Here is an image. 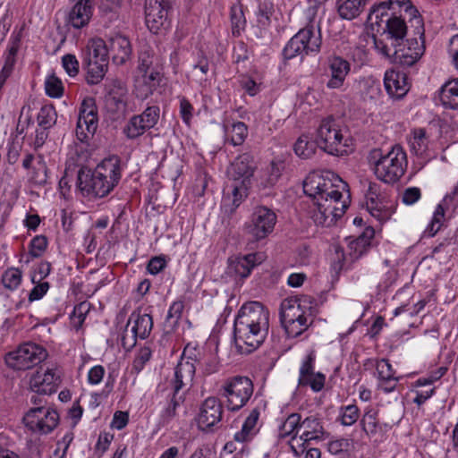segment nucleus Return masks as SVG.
Returning a JSON list of instances; mask_svg holds the SVG:
<instances>
[{
  "label": "nucleus",
  "mask_w": 458,
  "mask_h": 458,
  "mask_svg": "<svg viewBox=\"0 0 458 458\" xmlns=\"http://www.w3.org/2000/svg\"><path fill=\"white\" fill-rule=\"evenodd\" d=\"M137 114L132 115L127 124L123 127V132L129 140H135L140 136L143 135L148 128L145 127L144 123Z\"/></svg>",
  "instance_id": "nucleus-40"
},
{
  "label": "nucleus",
  "mask_w": 458,
  "mask_h": 458,
  "mask_svg": "<svg viewBox=\"0 0 458 458\" xmlns=\"http://www.w3.org/2000/svg\"><path fill=\"white\" fill-rule=\"evenodd\" d=\"M183 309L184 303L182 301H174L170 306L165 318V323L171 329L174 328L178 325L179 320L182 318Z\"/></svg>",
  "instance_id": "nucleus-50"
},
{
  "label": "nucleus",
  "mask_w": 458,
  "mask_h": 458,
  "mask_svg": "<svg viewBox=\"0 0 458 458\" xmlns=\"http://www.w3.org/2000/svg\"><path fill=\"white\" fill-rule=\"evenodd\" d=\"M350 445L351 443L349 439L340 438L330 441L327 445V450L332 454L345 456Z\"/></svg>",
  "instance_id": "nucleus-61"
},
{
  "label": "nucleus",
  "mask_w": 458,
  "mask_h": 458,
  "mask_svg": "<svg viewBox=\"0 0 458 458\" xmlns=\"http://www.w3.org/2000/svg\"><path fill=\"white\" fill-rule=\"evenodd\" d=\"M303 192L312 200L323 201L327 207L325 214L327 226L334 225L348 208L346 200H342L343 193L339 191V185L335 184L331 179L313 173L310 174L302 183Z\"/></svg>",
  "instance_id": "nucleus-3"
},
{
  "label": "nucleus",
  "mask_w": 458,
  "mask_h": 458,
  "mask_svg": "<svg viewBox=\"0 0 458 458\" xmlns=\"http://www.w3.org/2000/svg\"><path fill=\"white\" fill-rule=\"evenodd\" d=\"M326 377L318 372L306 379H299V386H310L314 392H319L325 386Z\"/></svg>",
  "instance_id": "nucleus-62"
},
{
  "label": "nucleus",
  "mask_w": 458,
  "mask_h": 458,
  "mask_svg": "<svg viewBox=\"0 0 458 458\" xmlns=\"http://www.w3.org/2000/svg\"><path fill=\"white\" fill-rule=\"evenodd\" d=\"M347 139L336 128L334 120H324L318 130V142L319 148L330 155H344L347 153Z\"/></svg>",
  "instance_id": "nucleus-13"
},
{
  "label": "nucleus",
  "mask_w": 458,
  "mask_h": 458,
  "mask_svg": "<svg viewBox=\"0 0 458 458\" xmlns=\"http://www.w3.org/2000/svg\"><path fill=\"white\" fill-rule=\"evenodd\" d=\"M370 159L377 178L388 184L397 182L406 171V153L399 145L392 147L385 155L380 149H374L370 154Z\"/></svg>",
  "instance_id": "nucleus-6"
},
{
  "label": "nucleus",
  "mask_w": 458,
  "mask_h": 458,
  "mask_svg": "<svg viewBox=\"0 0 458 458\" xmlns=\"http://www.w3.org/2000/svg\"><path fill=\"white\" fill-rule=\"evenodd\" d=\"M106 95V106L111 113L123 114L128 106V89L120 79H113L105 84Z\"/></svg>",
  "instance_id": "nucleus-15"
},
{
  "label": "nucleus",
  "mask_w": 458,
  "mask_h": 458,
  "mask_svg": "<svg viewBox=\"0 0 458 458\" xmlns=\"http://www.w3.org/2000/svg\"><path fill=\"white\" fill-rule=\"evenodd\" d=\"M120 0H101L98 5V11L106 22L109 23L118 17Z\"/></svg>",
  "instance_id": "nucleus-43"
},
{
  "label": "nucleus",
  "mask_w": 458,
  "mask_h": 458,
  "mask_svg": "<svg viewBox=\"0 0 458 458\" xmlns=\"http://www.w3.org/2000/svg\"><path fill=\"white\" fill-rule=\"evenodd\" d=\"M57 114L53 105L43 106L38 114V123L40 127L50 129L56 123Z\"/></svg>",
  "instance_id": "nucleus-42"
},
{
  "label": "nucleus",
  "mask_w": 458,
  "mask_h": 458,
  "mask_svg": "<svg viewBox=\"0 0 458 458\" xmlns=\"http://www.w3.org/2000/svg\"><path fill=\"white\" fill-rule=\"evenodd\" d=\"M43 412L40 407H32L25 413L22 421L30 431L35 432L37 427H38L39 417Z\"/></svg>",
  "instance_id": "nucleus-53"
},
{
  "label": "nucleus",
  "mask_w": 458,
  "mask_h": 458,
  "mask_svg": "<svg viewBox=\"0 0 458 458\" xmlns=\"http://www.w3.org/2000/svg\"><path fill=\"white\" fill-rule=\"evenodd\" d=\"M440 100L445 107L458 109V80L449 81L441 87Z\"/></svg>",
  "instance_id": "nucleus-36"
},
{
  "label": "nucleus",
  "mask_w": 458,
  "mask_h": 458,
  "mask_svg": "<svg viewBox=\"0 0 458 458\" xmlns=\"http://www.w3.org/2000/svg\"><path fill=\"white\" fill-rule=\"evenodd\" d=\"M47 352L42 346L25 343L21 344L16 350L9 352L4 360L6 365L15 370H26L38 365L46 360Z\"/></svg>",
  "instance_id": "nucleus-10"
},
{
  "label": "nucleus",
  "mask_w": 458,
  "mask_h": 458,
  "mask_svg": "<svg viewBox=\"0 0 458 458\" xmlns=\"http://www.w3.org/2000/svg\"><path fill=\"white\" fill-rule=\"evenodd\" d=\"M38 164V167L33 169L31 180L35 184L44 186L47 182L48 169L42 156H39V161Z\"/></svg>",
  "instance_id": "nucleus-57"
},
{
  "label": "nucleus",
  "mask_w": 458,
  "mask_h": 458,
  "mask_svg": "<svg viewBox=\"0 0 458 458\" xmlns=\"http://www.w3.org/2000/svg\"><path fill=\"white\" fill-rule=\"evenodd\" d=\"M82 66L87 70V83L89 85H96L104 79L107 72L108 62H82Z\"/></svg>",
  "instance_id": "nucleus-37"
},
{
  "label": "nucleus",
  "mask_w": 458,
  "mask_h": 458,
  "mask_svg": "<svg viewBox=\"0 0 458 458\" xmlns=\"http://www.w3.org/2000/svg\"><path fill=\"white\" fill-rule=\"evenodd\" d=\"M232 198L226 197L224 199L223 208L225 214L229 216L233 214L236 208L243 202L248 196V190L250 186L243 185L242 183L233 182Z\"/></svg>",
  "instance_id": "nucleus-33"
},
{
  "label": "nucleus",
  "mask_w": 458,
  "mask_h": 458,
  "mask_svg": "<svg viewBox=\"0 0 458 458\" xmlns=\"http://www.w3.org/2000/svg\"><path fill=\"white\" fill-rule=\"evenodd\" d=\"M21 31L15 35H12L9 40L8 47L4 55V64L2 67L0 74L9 78L13 72L16 64V55L21 47Z\"/></svg>",
  "instance_id": "nucleus-32"
},
{
  "label": "nucleus",
  "mask_w": 458,
  "mask_h": 458,
  "mask_svg": "<svg viewBox=\"0 0 458 458\" xmlns=\"http://www.w3.org/2000/svg\"><path fill=\"white\" fill-rule=\"evenodd\" d=\"M62 65L70 77H75L79 73V61L72 54H66L62 57Z\"/></svg>",
  "instance_id": "nucleus-63"
},
{
  "label": "nucleus",
  "mask_w": 458,
  "mask_h": 458,
  "mask_svg": "<svg viewBox=\"0 0 458 458\" xmlns=\"http://www.w3.org/2000/svg\"><path fill=\"white\" fill-rule=\"evenodd\" d=\"M327 66L330 79L327 82V87L330 89H340L351 72V64L344 57L333 55L327 58Z\"/></svg>",
  "instance_id": "nucleus-21"
},
{
  "label": "nucleus",
  "mask_w": 458,
  "mask_h": 458,
  "mask_svg": "<svg viewBox=\"0 0 458 458\" xmlns=\"http://www.w3.org/2000/svg\"><path fill=\"white\" fill-rule=\"evenodd\" d=\"M152 351L149 347L144 346L140 349L139 353L133 360V369L140 371L145 364L150 360Z\"/></svg>",
  "instance_id": "nucleus-64"
},
{
  "label": "nucleus",
  "mask_w": 458,
  "mask_h": 458,
  "mask_svg": "<svg viewBox=\"0 0 458 458\" xmlns=\"http://www.w3.org/2000/svg\"><path fill=\"white\" fill-rule=\"evenodd\" d=\"M289 303V301L281 303L279 318L287 336L295 338L309 328L313 323V318L309 321L308 314Z\"/></svg>",
  "instance_id": "nucleus-12"
},
{
  "label": "nucleus",
  "mask_w": 458,
  "mask_h": 458,
  "mask_svg": "<svg viewBox=\"0 0 458 458\" xmlns=\"http://www.w3.org/2000/svg\"><path fill=\"white\" fill-rule=\"evenodd\" d=\"M321 44L319 25L310 23L291 38L283 49V56L287 60L299 56L302 61L305 56L318 54Z\"/></svg>",
  "instance_id": "nucleus-7"
},
{
  "label": "nucleus",
  "mask_w": 458,
  "mask_h": 458,
  "mask_svg": "<svg viewBox=\"0 0 458 458\" xmlns=\"http://www.w3.org/2000/svg\"><path fill=\"white\" fill-rule=\"evenodd\" d=\"M98 113H87L83 112V114H79L78 118V128L82 129L85 127L87 131L93 135L98 128Z\"/></svg>",
  "instance_id": "nucleus-49"
},
{
  "label": "nucleus",
  "mask_w": 458,
  "mask_h": 458,
  "mask_svg": "<svg viewBox=\"0 0 458 458\" xmlns=\"http://www.w3.org/2000/svg\"><path fill=\"white\" fill-rule=\"evenodd\" d=\"M223 404L216 397H208L201 404L197 419L198 427L202 431H210L221 421Z\"/></svg>",
  "instance_id": "nucleus-16"
},
{
  "label": "nucleus",
  "mask_w": 458,
  "mask_h": 458,
  "mask_svg": "<svg viewBox=\"0 0 458 458\" xmlns=\"http://www.w3.org/2000/svg\"><path fill=\"white\" fill-rule=\"evenodd\" d=\"M92 16V0H77L68 13L67 22L75 29L89 24Z\"/></svg>",
  "instance_id": "nucleus-26"
},
{
  "label": "nucleus",
  "mask_w": 458,
  "mask_h": 458,
  "mask_svg": "<svg viewBox=\"0 0 458 458\" xmlns=\"http://www.w3.org/2000/svg\"><path fill=\"white\" fill-rule=\"evenodd\" d=\"M140 116V119H142L141 122L144 123L145 127L148 130L154 128L157 123L160 116V108L158 106H148L140 114H137Z\"/></svg>",
  "instance_id": "nucleus-51"
},
{
  "label": "nucleus",
  "mask_w": 458,
  "mask_h": 458,
  "mask_svg": "<svg viewBox=\"0 0 458 458\" xmlns=\"http://www.w3.org/2000/svg\"><path fill=\"white\" fill-rule=\"evenodd\" d=\"M255 266V254L231 257L228 259L225 273L237 282L238 280L248 277Z\"/></svg>",
  "instance_id": "nucleus-23"
},
{
  "label": "nucleus",
  "mask_w": 458,
  "mask_h": 458,
  "mask_svg": "<svg viewBox=\"0 0 458 458\" xmlns=\"http://www.w3.org/2000/svg\"><path fill=\"white\" fill-rule=\"evenodd\" d=\"M381 30V36L386 37V40H391L396 47H400L404 44L408 27L403 19L393 13L391 18H387Z\"/></svg>",
  "instance_id": "nucleus-24"
},
{
  "label": "nucleus",
  "mask_w": 458,
  "mask_h": 458,
  "mask_svg": "<svg viewBox=\"0 0 458 458\" xmlns=\"http://www.w3.org/2000/svg\"><path fill=\"white\" fill-rule=\"evenodd\" d=\"M397 8L400 11L403 10L410 17L411 27L414 28V35H418L423 43L425 37L423 20L410 0H387L374 4L368 15V22L372 30H376L379 33L387 18H391L392 14L389 13V11L395 12Z\"/></svg>",
  "instance_id": "nucleus-5"
},
{
  "label": "nucleus",
  "mask_w": 458,
  "mask_h": 458,
  "mask_svg": "<svg viewBox=\"0 0 458 458\" xmlns=\"http://www.w3.org/2000/svg\"><path fill=\"white\" fill-rule=\"evenodd\" d=\"M153 328V318L149 314H142L140 310H135L131 312L126 324V329L122 336V346L126 350L133 348L137 339H146L148 337Z\"/></svg>",
  "instance_id": "nucleus-11"
},
{
  "label": "nucleus",
  "mask_w": 458,
  "mask_h": 458,
  "mask_svg": "<svg viewBox=\"0 0 458 458\" xmlns=\"http://www.w3.org/2000/svg\"><path fill=\"white\" fill-rule=\"evenodd\" d=\"M411 148L416 155H422L428 148V139L425 129L419 128L413 131V138L410 141Z\"/></svg>",
  "instance_id": "nucleus-48"
},
{
  "label": "nucleus",
  "mask_w": 458,
  "mask_h": 458,
  "mask_svg": "<svg viewBox=\"0 0 458 458\" xmlns=\"http://www.w3.org/2000/svg\"><path fill=\"white\" fill-rule=\"evenodd\" d=\"M377 371L380 382L388 384L392 381L396 382L398 380V378L394 377L395 372L393 369L392 365L386 359H382L380 361L377 362Z\"/></svg>",
  "instance_id": "nucleus-47"
},
{
  "label": "nucleus",
  "mask_w": 458,
  "mask_h": 458,
  "mask_svg": "<svg viewBox=\"0 0 458 458\" xmlns=\"http://www.w3.org/2000/svg\"><path fill=\"white\" fill-rule=\"evenodd\" d=\"M375 230L372 226H367L362 233L349 242L350 256L352 260H357L365 255L372 246Z\"/></svg>",
  "instance_id": "nucleus-27"
},
{
  "label": "nucleus",
  "mask_w": 458,
  "mask_h": 458,
  "mask_svg": "<svg viewBox=\"0 0 458 458\" xmlns=\"http://www.w3.org/2000/svg\"><path fill=\"white\" fill-rule=\"evenodd\" d=\"M303 192L312 200L323 201L327 207L325 214L327 226L334 225L348 208L346 200H342L343 193L339 191V185L335 184L331 179L313 173L310 174L302 183Z\"/></svg>",
  "instance_id": "nucleus-4"
},
{
  "label": "nucleus",
  "mask_w": 458,
  "mask_h": 458,
  "mask_svg": "<svg viewBox=\"0 0 458 458\" xmlns=\"http://www.w3.org/2000/svg\"><path fill=\"white\" fill-rule=\"evenodd\" d=\"M284 170V163L282 160H273L259 175V186L261 189L272 188L276 184Z\"/></svg>",
  "instance_id": "nucleus-31"
},
{
  "label": "nucleus",
  "mask_w": 458,
  "mask_h": 458,
  "mask_svg": "<svg viewBox=\"0 0 458 458\" xmlns=\"http://www.w3.org/2000/svg\"><path fill=\"white\" fill-rule=\"evenodd\" d=\"M445 216V209L441 204H438L435 212L433 218L430 222V224L428 225V227L425 230V233H427L428 236L432 237L434 236L440 229L441 227V221Z\"/></svg>",
  "instance_id": "nucleus-56"
},
{
  "label": "nucleus",
  "mask_w": 458,
  "mask_h": 458,
  "mask_svg": "<svg viewBox=\"0 0 458 458\" xmlns=\"http://www.w3.org/2000/svg\"><path fill=\"white\" fill-rule=\"evenodd\" d=\"M21 282V271L18 268H9L7 269L2 277V283L4 286L10 290L16 289Z\"/></svg>",
  "instance_id": "nucleus-52"
},
{
  "label": "nucleus",
  "mask_w": 458,
  "mask_h": 458,
  "mask_svg": "<svg viewBox=\"0 0 458 458\" xmlns=\"http://www.w3.org/2000/svg\"><path fill=\"white\" fill-rule=\"evenodd\" d=\"M45 91L48 97L53 98H59L63 96V82L55 73L47 77L45 81Z\"/></svg>",
  "instance_id": "nucleus-46"
},
{
  "label": "nucleus",
  "mask_w": 458,
  "mask_h": 458,
  "mask_svg": "<svg viewBox=\"0 0 458 458\" xmlns=\"http://www.w3.org/2000/svg\"><path fill=\"white\" fill-rule=\"evenodd\" d=\"M276 221L277 216L273 209L258 206L244 224L243 230L251 242H259L272 233Z\"/></svg>",
  "instance_id": "nucleus-9"
},
{
  "label": "nucleus",
  "mask_w": 458,
  "mask_h": 458,
  "mask_svg": "<svg viewBox=\"0 0 458 458\" xmlns=\"http://www.w3.org/2000/svg\"><path fill=\"white\" fill-rule=\"evenodd\" d=\"M377 415V410L369 408L365 411L360 420L361 428L369 437H383L392 428V425L389 423L381 422Z\"/></svg>",
  "instance_id": "nucleus-25"
},
{
  "label": "nucleus",
  "mask_w": 458,
  "mask_h": 458,
  "mask_svg": "<svg viewBox=\"0 0 458 458\" xmlns=\"http://www.w3.org/2000/svg\"><path fill=\"white\" fill-rule=\"evenodd\" d=\"M247 135V125L243 122L234 123L232 126L231 143L233 146H240L244 142Z\"/></svg>",
  "instance_id": "nucleus-54"
},
{
  "label": "nucleus",
  "mask_w": 458,
  "mask_h": 458,
  "mask_svg": "<svg viewBox=\"0 0 458 458\" xmlns=\"http://www.w3.org/2000/svg\"><path fill=\"white\" fill-rule=\"evenodd\" d=\"M39 417L38 427H37L34 433L38 434H49L52 432L58 425L59 422V414L54 409L48 408L44 411Z\"/></svg>",
  "instance_id": "nucleus-39"
},
{
  "label": "nucleus",
  "mask_w": 458,
  "mask_h": 458,
  "mask_svg": "<svg viewBox=\"0 0 458 458\" xmlns=\"http://www.w3.org/2000/svg\"><path fill=\"white\" fill-rule=\"evenodd\" d=\"M301 417L299 413L290 414L280 427V435L285 437L294 434L293 438H295L296 430L301 428Z\"/></svg>",
  "instance_id": "nucleus-45"
},
{
  "label": "nucleus",
  "mask_w": 458,
  "mask_h": 458,
  "mask_svg": "<svg viewBox=\"0 0 458 458\" xmlns=\"http://www.w3.org/2000/svg\"><path fill=\"white\" fill-rule=\"evenodd\" d=\"M274 13V5L270 1H264L259 4L257 17L259 23L265 25L270 22V17Z\"/></svg>",
  "instance_id": "nucleus-60"
},
{
  "label": "nucleus",
  "mask_w": 458,
  "mask_h": 458,
  "mask_svg": "<svg viewBox=\"0 0 458 458\" xmlns=\"http://www.w3.org/2000/svg\"><path fill=\"white\" fill-rule=\"evenodd\" d=\"M318 147L319 148L318 140H313L308 135L303 134L298 138L293 149L298 157L308 159L316 153Z\"/></svg>",
  "instance_id": "nucleus-38"
},
{
  "label": "nucleus",
  "mask_w": 458,
  "mask_h": 458,
  "mask_svg": "<svg viewBox=\"0 0 458 458\" xmlns=\"http://www.w3.org/2000/svg\"><path fill=\"white\" fill-rule=\"evenodd\" d=\"M269 329V311L259 301L244 303L233 324L236 347L242 353H250L265 341Z\"/></svg>",
  "instance_id": "nucleus-1"
},
{
  "label": "nucleus",
  "mask_w": 458,
  "mask_h": 458,
  "mask_svg": "<svg viewBox=\"0 0 458 458\" xmlns=\"http://www.w3.org/2000/svg\"><path fill=\"white\" fill-rule=\"evenodd\" d=\"M384 85L388 95L396 99L403 98L410 89L407 73L401 70L386 71Z\"/></svg>",
  "instance_id": "nucleus-22"
},
{
  "label": "nucleus",
  "mask_w": 458,
  "mask_h": 458,
  "mask_svg": "<svg viewBox=\"0 0 458 458\" xmlns=\"http://www.w3.org/2000/svg\"><path fill=\"white\" fill-rule=\"evenodd\" d=\"M284 301H289L291 306L299 308L301 311L309 314L310 317L313 313L314 305L316 303V300L313 297L304 294L287 298L284 300Z\"/></svg>",
  "instance_id": "nucleus-44"
},
{
  "label": "nucleus",
  "mask_w": 458,
  "mask_h": 458,
  "mask_svg": "<svg viewBox=\"0 0 458 458\" xmlns=\"http://www.w3.org/2000/svg\"><path fill=\"white\" fill-rule=\"evenodd\" d=\"M230 19L232 34L233 37H239L246 27V19L242 6L233 5L231 7Z\"/></svg>",
  "instance_id": "nucleus-41"
},
{
  "label": "nucleus",
  "mask_w": 458,
  "mask_h": 458,
  "mask_svg": "<svg viewBox=\"0 0 458 458\" xmlns=\"http://www.w3.org/2000/svg\"><path fill=\"white\" fill-rule=\"evenodd\" d=\"M253 392L252 380L240 375L226 378L218 390L219 395L225 399L226 408L231 411H238L244 407Z\"/></svg>",
  "instance_id": "nucleus-8"
},
{
  "label": "nucleus",
  "mask_w": 458,
  "mask_h": 458,
  "mask_svg": "<svg viewBox=\"0 0 458 458\" xmlns=\"http://www.w3.org/2000/svg\"><path fill=\"white\" fill-rule=\"evenodd\" d=\"M61 378L54 369H47L44 372L37 370L30 378V388L33 393L52 394L56 392Z\"/></svg>",
  "instance_id": "nucleus-20"
},
{
  "label": "nucleus",
  "mask_w": 458,
  "mask_h": 458,
  "mask_svg": "<svg viewBox=\"0 0 458 458\" xmlns=\"http://www.w3.org/2000/svg\"><path fill=\"white\" fill-rule=\"evenodd\" d=\"M368 0H337V11L341 18L352 20L363 10Z\"/></svg>",
  "instance_id": "nucleus-35"
},
{
  "label": "nucleus",
  "mask_w": 458,
  "mask_h": 458,
  "mask_svg": "<svg viewBox=\"0 0 458 458\" xmlns=\"http://www.w3.org/2000/svg\"><path fill=\"white\" fill-rule=\"evenodd\" d=\"M196 368L192 361L180 360L174 369V377L171 381L173 394H185L192 385Z\"/></svg>",
  "instance_id": "nucleus-19"
},
{
  "label": "nucleus",
  "mask_w": 458,
  "mask_h": 458,
  "mask_svg": "<svg viewBox=\"0 0 458 458\" xmlns=\"http://www.w3.org/2000/svg\"><path fill=\"white\" fill-rule=\"evenodd\" d=\"M108 52L113 53V60L116 64H123L131 53V47L129 38L121 34L111 37L108 40Z\"/></svg>",
  "instance_id": "nucleus-28"
},
{
  "label": "nucleus",
  "mask_w": 458,
  "mask_h": 458,
  "mask_svg": "<svg viewBox=\"0 0 458 458\" xmlns=\"http://www.w3.org/2000/svg\"><path fill=\"white\" fill-rule=\"evenodd\" d=\"M47 247V239L45 235H37L30 242L29 253L33 258H39Z\"/></svg>",
  "instance_id": "nucleus-55"
},
{
  "label": "nucleus",
  "mask_w": 458,
  "mask_h": 458,
  "mask_svg": "<svg viewBox=\"0 0 458 458\" xmlns=\"http://www.w3.org/2000/svg\"><path fill=\"white\" fill-rule=\"evenodd\" d=\"M301 427L305 428L306 430L315 435L322 436V439L324 438V436L327 434L320 420L316 416L307 417L304 420L301 421Z\"/></svg>",
  "instance_id": "nucleus-58"
},
{
  "label": "nucleus",
  "mask_w": 458,
  "mask_h": 458,
  "mask_svg": "<svg viewBox=\"0 0 458 458\" xmlns=\"http://www.w3.org/2000/svg\"><path fill=\"white\" fill-rule=\"evenodd\" d=\"M184 402V394L182 393L181 395L173 394L169 397L166 406L162 410L159 420L158 426L160 428H165L170 424V422L174 419L177 412V408Z\"/></svg>",
  "instance_id": "nucleus-34"
},
{
  "label": "nucleus",
  "mask_w": 458,
  "mask_h": 458,
  "mask_svg": "<svg viewBox=\"0 0 458 458\" xmlns=\"http://www.w3.org/2000/svg\"><path fill=\"white\" fill-rule=\"evenodd\" d=\"M359 419V408L350 404L342 408L341 422L344 426L353 425Z\"/></svg>",
  "instance_id": "nucleus-59"
},
{
  "label": "nucleus",
  "mask_w": 458,
  "mask_h": 458,
  "mask_svg": "<svg viewBox=\"0 0 458 458\" xmlns=\"http://www.w3.org/2000/svg\"><path fill=\"white\" fill-rule=\"evenodd\" d=\"M256 165L249 153L237 157L227 170V174L235 183L250 186Z\"/></svg>",
  "instance_id": "nucleus-17"
},
{
  "label": "nucleus",
  "mask_w": 458,
  "mask_h": 458,
  "mask_svg": "<svg viewBox=\"0 0 458 458\" xmlns=\"http://www.w3.org/2000/svg\"><path fill=\"white\" fill-rule=\"evenodd\" d=\"M260 411L259 408H254L250 411L242 426V429L234 434V440L236 442L243 444L252 440L259 431L257 423Z\"/></svg>",
  "instance_id": "nucleus-30"
},
{
  "label": "nucleus",
  "mask_w": 458,
  "mask_h": 458,
  "mask_svg": "<svg viewBox=\"0 0 458 458\" xmlns=\"http://www.w3.org/2000/svg\"><path fill=\"white\" fill-rule=\"evenodd\" d=\"M108 62V47L102 38L90 39L82 53V62Z\"/></svg>",
  "instance_id": "nucleus-29"
},
{
  "label": "nucleus",
  "mask_w": 458,
  "mask_h": 458,
  "mask_svg": "<svg viewBox=\"0 0 458 458\" xmlns=\"http://www.w3.org/2000/svg\"><path fill=\"white\" fill-rule=\"evenodd\" d=\"M171 10L172 4L168 0H146L145 22L148 29L154 34L168 30Z\"/></svg>",
  "instance_id": "nucleus-14"
},
{
  "label": "nucleus",
  "mask_w": 458,
  "mask_h": 458,
  "mask_svg": "<svg viewBox=\"0 0 458 458\" xmlns=\"http://www.w3.org/2000/svg\"><path fill=\"white\" fill-rule=\"evenodd\" d=\"M417 37L419 36L413 34V37L406 39V44L395 47L391 54V62L403 68L414 65L422 55V46H419Z\"/></svg>",
  "instance_id": "nucleus-18"
},
{
  "label": "nucleus",
  "mask_w": 458,
  "mask_h": 458,
  "mask_svg": "<svg viewBox=\"0 0 458 458\" xmlns=\"http://www.w3.org/2000/svg\"><path fill=\"white\" fill-rule=\"evenodd\" d=\"M122 178L121 158L113 155L102 160L95 169L81 165L77 171L76 185L84 197H106Z\"/></svg>",
  "instance_id": "nucleus-2"
}]
</instances>
